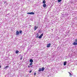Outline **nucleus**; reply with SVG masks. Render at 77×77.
Masks as SVG:
<instances>
[{
	"instance_id": "20",
	"label": "nucleus",
	"mask_w": 77,
	"mask_h": 77,
	"mask_svg": "<svg viewBox=\"0 0 77 77\" xmlns=\"http://www.w3.org/2000/svg\"><path fill=\"white\" fill-rule=\"evenodd\" d=\"M4 2V4H5V3H6V1Z\"/></svg>"
},
{
	"instance_id": "17",
	"label": "nucleus",
	"mask_w": 77,
	"mask_h": 77,
	"mask_svg": "<svg viewBox=\"0 0 77 77\" xmlns=\"http://www.w3.org/2000/svg\"><path fill=\"white\" fill-rule=\"evenodd\" d=\"M62 1V0H58V2H60Z\"/></svg>"
},
{
	"instance_id": "23",
	"label": "nucleus",
	"mask_w": 77,
	"mask_h": 77,
	"mask_svg": "<svg viewBox=\"0 0 77 77\" xmlns=\"http://www.w3.org/2000/svg\"><path fill=\"white\" fill-rule=\"evenodd\" d=\"M28 67H30V66H28Z\"/></svg>"
},
{
	"instance_id": "11",
	"label": "nucleus",
	"mask_w": 77,
	"mask_h": 77,
	"mask_svg": "<svg viewBox=\"0 0 77 77\" xmlns=\"http://www.w3.org/2000/svg\"><path fill=\"white\" fill-rule=\"evenodd\" d=\"M68 73H69V76L70 77H71V76H72V74H71V73H70V72H68Z\"/></svg>"
},
{
	"instance_id": "24",
	"label": "nucleus",
	"mask_w": 77,
	"mask_h": 77,
	"mask_svg": "<svg viewBox=\"0 0 77 77\" xmlns=\"http://www.w3.org/2000/svg\"><path fill=\"white\" fill-rule=\"evenodd\" d=\"M0 68H1V66L0 65Z\"/></svg>"
},
{
	"instance_id": "2",
	"label": "nucleus",
	"mask_w": 77,
	"mask_h": 77,
	"mask_svg": "<svg viewBox=\"0 0 77 77\" xmlns=\"http://www.w3.org/2000/svg\"><path fill=\"white\" fill-rule=\"evenodd\" d=\"M45 69H44V68H42V69L41 68H39V70H38V71L39 72H41V71H43Z\"/></svg>"
},
{
	"instance_id": "15",
	"label": "nucleus",
	"mask_w": 77,
	"mask_h": 77,
	"mask_svg": "<svg viewBox=\"0 0 77 77\" xmlns=\"http://www.w3.org/2000/svg\"><path fill=\"white\" fill-rule=\"evenodd\" d=\"M19 33H20V34H21V33H22V31L21 30L19 32Z\"/></svg>"
},
{
	"instance_id": "9",
	"label": "nucleus",
	"mask_w": 77,
	"mask_h": 77,
	"mask_svg": "<svg viewBox=\"0 0 77 77\" xmlns=\"http://www.w3.org/2000/svg\"><path fill=\"white\" fill-rule=\"evenodd\" d=\"M46 6H47V5H46V4H43V7H44V8H45V7H46Z\"/></svg>"
},
{
	"instance_id": "22",
	"label": "nucleus",
	"mask_w": 77,
	"mask_h": 77,
	"mask_svg": "<svg viewBox=\"0 0 77 77\" xmlns=\"http://www.w3.org/2000/svg\"><path fill=\"white\" fill-rule=\"evenodd\" d=\"M20 60H21V59H22V57H20Z\"/></svg>"
},
{
	"instance_id": "3",
	"label": "nucleus",
	"mask_w": 77,
	"mask_h": 77,
	"mask_svg": "<svg viewBox=\"0 0 77 77\" xmlns=\"http://www.w3.org/2000/svg\"><path fill=\"white\" fill-rule=\"evenodd\" d=\"M27 14H30V15H35V13L33 12H31L27 13Z\"/></svg>"
},
{
	"instance_id": "5",
	"label": "nucleus",
	"mask_w": 77,
	"mask_h": 77,
	"mask_svg": "<svg viewBox=\"0 0 77 77\" xmlns=\"http://www.w3.org/2000/svg\"><path fill=\"white\" fill-rule=\"evenodd\" d=\"M51 45V44L49 43L47 44V47H48V48H49V47H50Z\"/></svg>"
},
{
	"instance_id": "8",
	"label": "nucleus",
	"mask_w": 77,
	"mask_h": 77,
	"mask_svg": "<svg viewBox=\"0 0 77 77\" xmlns=\"http://www.w3.org/2000/svg\"><path fill=\"white\" fill-rule=\"evenodd\" d=\"M29 62H30L32 63V62H33V60L32 59H31L29 60Z\"/></svg>"
},
{
	"instance_id": "19",
	"label": "nucleus",
	"mask_w": 77,
	"mask_h": 77,
	"mask_svg": "<svg viewBox=\"0 0 77 77\" xmlns=\"http://www.w3.org/2000/svg\"><path fill=\"white\" fill-rule=\"evenodd\" d=\"M36 74V73H34V75H35Z\"/></svg>"
},
{
	"instance_id": "4",
	"label": "nucleus",
	"mask_w": 77,
	"mask_h": 77,
	"mask_svg": "<svg viewBox=\"0 0 77 77\" xmlns=\"http://www.w3.org/2000/svg\"><path fill=\"white\" fill-rule=\"evenodd\" d=\"M16 35H20V33H19V31H17L16 32Z\"/></svg>"
},
{
	"instance_id": "14",
	"label": "nucleus",
	"mask_w": 77,
	"mask_h": 77,
	"mask_svg": "<svg viewBox=\"0 0 77 77\" xmlns=\"http://www.w3.org/2000/svg\"><path fill=\"white\" fill-rule=\"evenodd\" d=\"M43 3L44 4H45V0H43Z\"/></svg>"
},
{
	"instance_id": "1",
	"label": "nucleus",
	"mask_w": 77,
	"mask_h": 77,
	"mask_svg": "<svg viewBox=\"0 0 77 77\" xmlns=\"http://www.w3.org/2000/svg\"><path fill=\"white\" fill-rule=\"evenodd\" d=\"M74 45H77V39H75V42L73 43Z\"/></svg>"
},
{
	"instance_id": "21",
	"label": "nucleus",
	"mask_w": 77,
	"mask_h": 77,
	"mask_svg": "<svg viewBox=\"0 0 77 77\" xmlns=\"http://www.w3.org/2000/svg\"><path fill=\"white\" fill-rule=\"evenodd\" d=\"M8 67H9V66H7L5 67V68H8Z\"/></svg>"
},
{
	"instance_id": "10",
	"label": "nucleus",
	"mask_w": 77,
	"mask_h": 77,
	"mask_svg": "<svg viewBox=\"0 0 77 77\" xmlns=\"http://www.w3.org/2000/svg\"><path fill=\"white\" fill-rule=\"evenodd\" d=\"M66 65V61H65L64 62V65L65 66Z\"/></svg>"
},
{
	"instance_id": "16",
	"label": "nucleus",
	"mask_w": 77,
	"mask_h": 77,
	"mask_svg": "<svg viewBox=\"0 0 77 77\" xmlns=\"http://www.w3.org/2000/svg\"><path fill=\"white\" fill-rule=\"evenodd\" d=\"M33 65V63H29V65Z\"/></svg>"
},
{
	"instance_id": "12",
	"label": "nucleus",
	"mask_w": 77,
	"mask_h": 77,
	"mask_svg": "<svg viewBox=\"0 0 77 77\" xmlns=\"http://www.w3.org/2000/svg\"><path fill=\"white\" fill-rule=\"evenodd\" d=\"M19 53V51L18 50L16 51V54H17V53Z\"/></svg>"
},
{
	"instance_id": "13",
	"label": "nucleus",
	"mask_w": 77,
	"mask_h": 77,
	"mask_svg": "<svg viewBox=\"0 0 77 77\" xmlns=\"http://www.w3.org/2000/svg\"><path fill=\"white\" fill-rule=\"evenodd\" d=\"M38 36H39V34H37V36L36 37V38H38Z\"/></svg>"
},
{
	"instance_id": "7",
	"label": "nucleus",
	"mask_w": 77,
	"mask_h": 77,
	"mask_svg": "<svg viewBox=\"0 0 77 77\" xmlns=\"http://www.w3.org/2000/svg\"><path fill=\"white\" fill-rule=\"evenodd\" d=\"M43 36V33H42L41 35L38 37V38H42V36Z\"/></svg>"
},
{
	"instance_id": "6",
	"label": "nucleus",
	"mask_w": 77,
	"mask_h": 77,
	"mask_svg": "<svg viewBox=\"0 0 77 77\" xmlns=\"http://www.w3.org/2000/svg\"><path fill=\"white\" fill-rule=\"evenodd\" d=\"M37 28H38V26H34V30H36Z\"/></svg>"
},
{
	"instance_id": "18",
	"label": "nucleus",
	"mask_w": 77,
	"mask_h": 77,
	"mask_svg": "<svg viewBox=\"0 0 77 77\" xmlns=\"http://www.w3.org/2000/svg\"><path fill=\"white\" fill-rule=\"evenodd\" d=\"M32 70H31L30 71H29V73H31V72H32Z\"/></svg>"
}]
</instances>
